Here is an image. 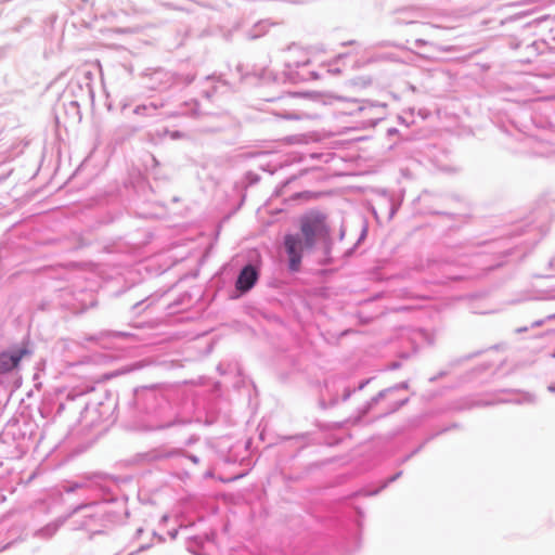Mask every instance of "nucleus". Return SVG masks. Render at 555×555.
Instances as JSON below:
<instances>
[{"label": "nucleus", "instance_id": "6", "mask_svg": "<svg viewBox=\"0 0 555 555\" xmlns=\"http://www.w3.org/2000/svg\"><path fill=\"white\" fill-rule=\"evenodd\" d=\"M548 390L552 392H555V386H553V385L548 386Z\"/></svg>", "mask_w": 555, "mask_h": 555}, {"label": "nucleus", "instance_id": "5", "mask_svg": "<svg viewBox=\"0 0 555 555\" xmlns=\"http://www.w3.org/2000/svg\"><path fill=\"white\" fill-rule=\"evenodd\" d=\"M282 117L286 118V119H300L301 118L300 115L295 114V113H287V114L282 115Z\"/></svg>", "mask_w": 555, "mask_h": 555}, {"label": "nucleus", "instance_id": "4", "mask_svg": "<svg viewBox=\"0 0 555 555\" xmlns=\"http://www.w3.org/2000/svg\"><path fill=\"white\" fill-rule=\"evenodd\" d=\"M399 388L405 389V388H408V384L405 382H403L392 388L385 389V390L380 391L375 398L372 399V403H376L379 399L384 398L386 396V393L390 392L393 389H399Z\"/></svg>", "mask_w": 555, "mask_h": 555}, {"label": "nucleus", "instance_id": "3", "mask_svg": "<svg viewBox=\"0 0 555 555\" xmlns=\"http://www.w3.org/2000/svg\"><path fill=\"white\" fill-rule=\"evenodd\" d=\"M258 279V273L256 269L248 264L244 267L238 274L237 281H236V287L241 292H247L249 291L254 284L256 283Z\"/></svg>", "mask_w": 555, "mask_h": 555}, {"label": "nucleus", "instance_id": "1", "mask_svg": "<svg viewBox=\"0 0 555 555\" xmlns=\"http://www.w3.org/2000/svg\"><path fill=\"white\" fill-rule=\"evenodd\" d=\"M327 235V228L321 215L311 214L301 218L300 231L284 237V247L288 256V267L297 271L306 251L313 248L317 241Z\"/></svg>", "mask_w": 555, "mask_h": 555}, {"label": "nucleus", "instance_id": "2", "mask_svg": "<svg viewBox=\"0 0 555 555\" xmlns=\"http://www.w3.org/2000/svg\"><path fill=\"white\" fill-rule=\"evenodd\" d=\"M26 354H28V350L26 348L0 353V374L8 373L15 369Z\"/></svg>", "mask_w": 555, "mask_h": 555}, {"label": "nucleus", "instance_id": "7", "mask_svg": "<svg viewBox=\"0 0 555 555\" xmlns=\"http://www.w3.org/2000/svg\"><path fill=\"white\" fill-rule=\"evenodd\" d=\"M331 73H334V74H338L339 73V69H330Z\"/></svg>", "mask_w": 555, "mask_h": 555}, {"label": "nucleus", "instance_id": "8", "mask_svg": "<svg viewBox=\"0 0 555 555\" xmlns=\"http://www.w3.org/2000/svg\"><path fill=\"white\" fill-rule=\"evenodd\" d=\"M397 477H398V475H397V476H393L389 481H393V480H396V478H397Z\"/></svg>", "mask_w": 555, "mask_h": 555}]
</instances>
